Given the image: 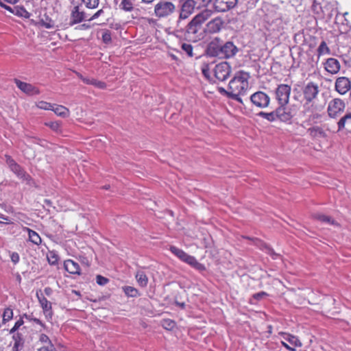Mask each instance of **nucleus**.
<instances>
[{
    "mask_svg": "<svg viewBox=\"0 0 351 351\" xmlns=\"http://www.w3.org/2000/svg\"><path fill=\"white\" fill-rule=\"evenodd\" d=\"M257 116H258L264 119H266L267 121H268L269 122H274L278 119L279 120V116H278L277 108L274 110H273L270 112L261 111L257 114Z\"/></svg>",
    "mask_w": 351,
    "mask_h": 351,
    "instance_id": "nucleus-25",
    "label": "nucleus"
},
{
    "mask_svg": "<svg viewBox=\"0 0 351 351\" xmlns=\"http://www.w3.org/2000/svg\"><path fill=\"white\" fill-rule=\"evenodd\" d=\"M170 252L174 254L176 256H177L179 259L182 258V256H184L185 252H184L182 249H180L174 245H171L169 247Z\"/></svg>",
    "mask_w": 351,
    "mask_h": 351,
    "instance_id": "nucleus-43",
    "label": "nucleus"
},
{
    "mask_svg": "<svg viewBox=\"0 0 351 351\" xmlns=\"http://www.w3.org/2000/svg\"><path fill=\"white\" fill-rule=\"evenodd\" d=\"M245 108L247 106L252 108H256L258 109L267 108L269 106L271 103V98L266 93L258 90L250 95L249 99L243 100Z\"/></svg>",
    "mask_w": 351,
    "mask_h": 351,
    "instance_id": "nucleus-3",
    "label": "nucleus"
},
{
    "mask_svg": "<svg viewBox=\"0 0 351 351\" xmlns=\"http://www.w3.org/2000/svg\"><path fill=\"white\" fill-rule=\"evenodd\" d=\"M1 6L2 8H4L5 10H8V11H10V12H12V13H13V14H14V9H12L11 7H10V6H8V5H6L5 4H4V3H1Z\"/></svg>",
    "mask_w": 351,
    "mask_h": 351,
    "instance_id": "nucleus-63",
    "label": "nucleus"
},
{
    "mask_svg": "<svg viewBox=\"0 0 351 351\" xmlns=\"http://www.w3.org/2000/svg\"><path fill=\"white\" fill-rule=\"evenodd\" d=\"M143 3L149 4L152 3L154 0H141Z\"/></svg>",
    "mask_w": 351,
    "mask_h": 351,
    "instance_id": "nucleus-64",
    "label": "nucleus"
},
{
    "mask_svg": "<svg viewBox=\"0 0 351 351\" xmlns=\"http://www.w3.org/2000/svg\"><path fill=\"white\" fill-rule=\"evenodd\" d=\"M239 49L232 41H223L219 37L214 38L208 45L206 54L210 57L231 59L236 56Z\"/></svg>",
    "mask_w": 351,
    "mask_h": 351,
    "instance_id": "nucleus-2",
    "label": "nucleus"
},
{
    "mask_svg": "<svg viewBox=\"0 0 351 351\" xmlns=\"http://www.w3.org/2000/svg\"><path fill=\"white\" fill-rule=\"evenodd\" d=\"M39 341L41 343H47L48 344H50L51 343V340L49 339V337L45 334H41L39 337Z\"/></svg>",
    "mask_w": 351,
    "mask_h": 351,
    "instance_id": "nucleus-56",
    "label": "nucleus"
},
{
    "mask_svg": "<svg viewBox=\"0 0 351 351\" xmlns=\"http://www.w3.org/2000/svg\"><path fill=\"white\" fill-rule=\"evenodd\" d=\"M260 248L261 250L265 251L267 254L270 255L274 259H276L277 257L279 256V254L276 253L274 249L271 246L267 245L266 243L261 242Z\"/></svg>",
    "mask_w": 351,
    "mask_h": 351,
    "instance_id": "nucleus-33",
    "label": "nucleus"
},
{
    "mask_svg": "<svg viewBox=\"0 0 351 351\" xmlns=\"http://www.w3.org/2000/svg\"><path fill=\"white\" fill-rule=\"evenodd\" d=\"M96 282L99 285L104 286L109 282V279L101 275H97Z\"/></svg>",
    "mask_w": 351,
    "mask_h": 351,
    "instance_id": "nucleus-51",
    "label": "nucleus"
},
{
    "mask_svg": "<svg viewBox=\"0 0 351 351\" xmlns=\"http://www.w3.org/2000/svg\"><path fill=\"white\" fill-rule=\"evenodd\" d=\"M3 319L2 324H5L6 322L10 321L13 318V311L10 308H5L3 313Z\"/></svg>",
    "mask_w": 351,
    "mask_h": 351,
    "instance_id": "nucleus-39",
    "label": "nucleus"
},
{
    "mask_svg": "<svg viewBox=\"0 0 351 351\" xmlns=\"http://www.w3.org/2000/svg\"><path fill=\"white\" fill-rule=\"evenodd\" d=\"M260 248L261 250L265 251L267 254L270 255L274 259H276L277 257L279 256V254L276 253L274 249L271 246L267 245L266 243L261 242Z\"/></svg>",
    "mask_w": 351,
    "mask_h": 351,
    "instance_id": "nucleus-34",
    "label": "nucleus"
},
{
    "mask_svg": "<svg viewBox=\"0 0 351 351\" xmlns=\"http://www.w3.org/2000/svg\"><path fill=\"white\" fill-rule=\"evenodd\" d=\"M280 335L282 337L281 341L282 345L290 351H295L296 347H301L302 346L300 340L295 335L286 332H282Z\"/></svg>",
    "mask_w": 351,
    "mask_h": 351,
    "instance_id": "nucleus-12",
    "label": "nucleus"
},
{
    "mask_svg": "<svg viewBox=\"0 0 351 351\" xmlns=\"http://www.w3.org/2000/svg\"><path fill=\"white\" fill-rule=\"evenodd\" d=\"M44 292L46 295L50 296L53 293V290L51 287H47L45 288Z\"/></svg>",
    "mask_w": 351,
    "mask_h": 351,
    "instance_id": "nucleus-62",
    "label": "nucleus"
},
{
    "mask_svg": "<svg viewBox=\"0 0 351 351\" xmlns=\"http://www.w3.org/2000/svg\"><path fill=\"white\" fill-rule=\"evenodd\" d=\"M338 131L342 130L346 128L351 130V112H347L343 117H342L337 123Z\"/></svg>",
    "mask_w": 351,
    "mask_h": 351,
    "instance_id": "nucleus-26",
    "label": "nucleus"
},
{
    "mask_svg": "<svg viewBox=\"0 0 351 351\" xmlns=\"http://www.w3.org/2000/svg\"><path fill=\"white\" fill-rule=\"evenodd\" d=\"M79 78L86 84L93 85V86L99 88V89H105L106 88V84L104 82L97 80V79L93 77H84L82 74L77 75Z\"/></svg>",
    "mask_w": 351,
    "mask_h": 351,
    "instance_id": "nucleus-22",
    "label": "nucleus"
},
{
    "mask_svg": "<svg viewBox=\"0 0 351 351\" xmlns=\"http://www.w3.org/2000/svg\"><path fill=\"white\" fill-rule=\"evenodd\" d=\"M12 339L14 341L13 350L14 351H20L24 346L25 339L23 335L20 331L12 333Z\"/></svg>",
    "mask_w": 351,
    "mask_h": 351,
    "instance_id": "nucleus-24",
    "label": "nucleus"
},
{
    "mask_svg": "<svg viewBox=\"0 0 351 351\" xmlns=\"http://www.w3.org/2000/svg\"><path fill=\"white\" fill-rule=\"evenodd\" d=\"M317 51L319 56L330 53V50L324 40L322 41Z\"/></svg>",
    "mask_w": 351,
    "mask_h": 351,
    "instance_id": "nucleus-37",
    "label": "nucleus"
},
{
    "mask_svg": "<svg viewBox=\"0 0 351 351\" xmlns=\"http://www.w3.org/2000/svg\"><path fill=\"white\" fill-rule=\"evenodd\" d=\"M23 317H25L29 321H32V322H34V323L39 324L44 329L46 328V325L40 319L36 318V317H33L32 315H27V314H24Z\"/></svg>",
    "mask_w": 351,
    "mask_h": 351,
    "instance_id": "nucleus-47",
    "label": "nucleus"
},
{
    "mask_svg": "<svg viewBox=\"0 0 351 351\" xmlns=\"http://www.w3.org/2000/svg\"><path fill=\"white\" fill-rule=\"evenodd\" d=\"M181 49L184 51L189 57H193V46L191 44L183 43L182 44Z\"/></svg>",
    "mask_w": 351,
    "mask_h": 351,
    "instance_id": "nucleus-48",
    "label": "nucleus"
},
{
    "mask_svg": "<svg viewBox=\"0 0 351 351\" xmlns=\"http://www.w3.org/2000/svg\"><path fill=\"white\" fill-rule=\"evenodd\" d=\"M36 297L43 310L44 313L46 315V317L51 319L53 315L51 303L49 302L45 297L43 296V293L39 294V293L37 292Z\"/></svg>",
    "mask_w": 351,
    "mask_h": 351,
    "instance_id": "nucleus-18",
    "label": "nucleus"
},
{
    "mask_svg": "<svg viewBox=\"0 0 351 351\" xmlns=\"http://www.w3.org/2000/svg\"><path fill=\"white\" fill-rule=\"evenodd\" d=\"M2 219L7 221L5 223H10V221L9 219V217L7 216H5L2 214H0V223H3L2 221Z\"/></svg>",
    "mask_w": 351,
    "mask_h": 351,
    "instance_id": "nucleus-60",
    "label": "nucleus"
},
{
    "mask_svg": "<svg viewBox=\"0 0 351 351\" xmlns=\"http://www.w3.org/2000/svg\"><path fill=\"white\" fill-rule=\"evenodd\" d=\"M213 72L217 80L223 82L230 77L232 68L228 62H221L215 65Z\"/></svg>",
    "mask_w": 351,
    "mask_h": 351,
    "instance_id": "nucleus-10",
    "label": "nucleus"
},
{
    "mask_svg": "<svg viewBox=\"0 0 351 351\" xmlns=\"http://www.w3.org/2000/svg\"><path fill=\"white\" fill-rule=\"evenodd\" d=\"M175 305L180 307L181 309H184L186 307V304L184 302H180L177 300H175Z\"/></svg>",
    "mask_w": 351,
    "mask_h": 351,
    "instance_id": "nucleus-61",
    "label": "nucleus"
},
{
    "mask_svg": "<svg viewBox=\"0 0 351 351\" xmlns=\"http://www.w3.org/2000/svg\"><path fill=\"white\" fill-rule=\"evenodd\" d=\"M47 260L51 265H56L58 263L59 257L54 252H50Z\"/></svg>",
    "mask_w": 351,
    "mask_h": 351,
    "instance_id": "nucleus-41",
    "label": "nucleus"
},
{
    "mask_svg": "<svg viewBox=\"0 0 351 351\" xmlns=\"http://www.w3.org/2000/svg\"><path fill=\"white\" fill-rule=\"evenodd\" d=\"M223 25V21L220 16L215 17L206 24L207 31L210 34L219 32Z\"/></svg>",
    "mask_w": 351,
    "mask_h": 351,
    "instance_id": "nucleus-19",
    "label": "nucleus"
},
{
    "mask_svg": "<svg viewBox=\"0 0 351 351\" xmlns=\"http://www.w3.org/2000/svg\"><path fill=\"white\" fill-rule=\"evenodd\" d=\"M201 71L204 75V77L208 80H210V68L209 65L207 63L202 64L201 66Z\"/></svg>",
    "mask_w": 351,
    "mask_h": 351,
    "instance_id": "nucleus-44",
    "label": "nucleus"
},
{
    "mask_svg": "<svg viewBox=\"0 0 351 351\" xmlns=\"http://www.w3.org/2000/svg\"><path fill=\"white\" fill-rule=\"evenodd\" d=\"M248 75L244 72H239L230 81L228 89L231 93L238 97L243 95L248 88Z\"/></svg>",
    "mask_w": 351,
    "mask_h": 351,
    "instance_id": "nucleus-4",
    "label": "nucleus"
},
{
    "mask_svg": "<svg viewBox=\"0 0 351 351\" xmlns=\"http://www.w3.org/2000/svg\"><path fill=\"white\" fill-rule=\"evenodd\" d=\"M346 108L345 101L340 98L332 99L328 105V116L331 118H336L339 114L343 112Z\"/></svg>",
    "mask_w": 351,
    "mask_h": 351,
    "instance_id": "nucleus-11",
    "label": "nucleus"
},
{
    "mask_svg": "<svg viewBox=\"0 0 351 351\" xmlns=\"http://www.w3.org/2000/svg\"><path fill=\"white\" fill-rule=\"evenodd\" d=\"M102 41L105 44H110L112 41L111 32L106 29L102 34Z\"/></svg>",
    "mask_w": 351,
    "mask_h": 351,
    "instance_id": "nucleus-50",
    "label": "nucleus"
},
{
    "mask_svg": "<svg viewBox=\"0 0 351 351\" xmlns=\"http://www.w3.org/2000/svg\"><path fill=\"white\" fill-rule=\"evenodd\" d=\"M45 125L50 128L53 131L56 132H61V122L60 121H49L46 122Z\"/></svg>",
    "mask_w": 351,
    "mask_h": 351,
    "instance_id": "nucleus-40",
    "label": "nucleus"
},
{
    "mask_svg": "<svg viewBox=\"0 0 351 351\" xmlns=\"http://www.w3.org/2000/svg\"><path fill=\"white\" fill-rule=\"evenodd\" d=\"M180 260L189 264L198 271H202L206 269V267L203 264L199 263L194 256H191L186 252L184 253V256H182Z\"/></svg>",
    "mask_w": 351,
    "mask_h": 351,
    "instance_id": "nucleus-20",
    "label": "nucleus"
},
{
    "mask_svg": "<svg viewBox=\"0 0 351 351\" xmlns=\"http://www.w3.org/2000/svg\"><path fill=\"white\" fill-rule=\"evenodd\" d=\"M38 351H57L52 343L48 344L47 346H43L38 350Z\"/></svg>",
    "mask_w": 351,
    "mask_h": 351,
    "instance_id": "nucleus-54",
    "label": "nucleus"
},
{
    "mask_svg": "<svg viewBox=\"0 0 351 351\" xmlns=\"http://www.w3.org/2000/svg\"><path fill=\"white\" fill-rule=\"evenodd\" d=\"M218 91L223 95L226 96L228 98H230L241 105H244L243 100L241 98V97H238L235 94L230 92V90L228 91L223 87H218Z\"/></svg>",
    "mask_w": 351,
    "mask_h": 351,
    "instance_id": "nucleus-27",
    "label": "nucleus"
},
{
    "mask_svg": "<svg viewBox=\"0 0 351 351\" xmlns=\"http://www.w3.org/2000/svg\"><path fill=\"white\" fill-rule=\"evenodd\" d=\"M135 278L138 285L141 287H147L148 283V278L144 271L141 270L138 271L135 275Z\"/></svg>",
    "mask_w": 351,
    "mask_h": 351,
    "instance_id": "nucleus-29",
    "label": "nucleus"
},
{
    "mask_svg": "<svg viewBox=\"0 0 351 351\" xmlns=\"http://www.w3.org/2000/svg\"><path fill=\"white\" fill-rule=\"evenodd\" d=\"M27 230L28 232L29 241L35 245H40L42 240L39 234L36 231L32 230L28 228H27Z\"/></svg>",
    "mask_w": 351,
    "mask_h": 351,
    "instance_id": "nucleus-31",
    "label": "nucleus"
},
{
    "mask_svg": "<svg viewBox=\"0 0 351 351\" xmlns=\"http://www.w3.org/2000/svg\"><path fill=\"white\" fill-rule=\"evenodd\" d=\"M300 109L297 104H280L277 108L279 120L282 122H290L295 117Z\"/></svg>",
    "mask_w": 351,
    "mask_h": 351,
    "instance_id": "nucleus-8",
    "label": "nucleus"
},
{
    "mask_svg": "<svg viewBox=\"0 0 351 351\" xmlns=\"http://www.w3.org/2000/svg\"><path fill=\"white\" fill-rule=\"evenodd\" d=\"M40 23L45 28L50 29L53 27L54 24L53 21L47 15L45 14L40 20Z\"/></svg>",
    "mask_w": 351,
    "mask_h": 351,
    "instance_id": "nucleus-38",
    "label": "nucleus"
},
{
    "mask_svg": "<svg viewBox=\"0 0 351 351\" xmlns=\"http://www.w3.org/2000/svg\"><path fill=\"white\" fill-rule=\"evenodd\" d=\"M14 82L16 86L23 93L29 95H34L40 94L39 89L32 85L31 84H28L24 82H22L18 79H14Z\"/></svg>",
    "mask_w": 351,
    "mask_h": 351,
    "instance_id": "nucleus-15",
    "label": "nucleus"
},
{
    "mask_svg": "<svg viewBox=\"0 0 351 351\" xmlns=\"http://www.w3.org/2000/svg\"><path fill=\"white\" fill-rule=\"evenodd\" d=\"M123 291L128 297L136 298L140 295L139 291L136 288L131 286L123 287Z\"/></svg>",
    "mask_w": 351,
    "mask_h": 351,
    "instance_id": "nucleus-32",
    "label": "nucleus"
},
{
    "mask_svg": "<svg viewBox=\"0 0 351 351\" xmlns=\"http://www.w3.org/2000/svg\"><path fill=\"white\" fill-rule=\"evenodd\" d=\"M238 0H214L213 8L217 12H225L235 7Z\"/></svg>",
    "mask_w": 351,
    "mask_h": 351,
    "instance_id": "nucleus-14",
    "label": "nucleus"
},
{
    "mask_svg": "<svg viewBox=\"0 0 351 351\" xmlns=\"http://www.w3.org/2000/svg\"><path fill=\"white\" fill-rule=\"evenodd\" d=\"M162 326L167 330H171L176 326V322L170 319H163L162 321Z\"/></svg>",
    "mask_w": 351,
    "mask_h": 351,
    "instance_id": "nucleus-46",
    "label": "nucleus"
},
{
    "mask_svg": "<svg viewBox=\"0 0 351 351\" xmlns=\"http://www.w3.org/2000/svg\"><path fill=\"white\" fill-rule=\"evenodd\" d=\"M334 88L341 95L349 93V97L351 99V80L345 76L337 77L335 79Z\"/></svg>",
    "mask_w": 351,
    "mask_h": 351,
    "instance_id": "nucleus-9",
    "label": "nucleus"
},
{
    "mask_svg": "<svg viewBox=\"0 0 351 351\" xmlns=\"http://www.w3.org/2000/svg\"><path fill=\"white\" fill-rule=\"evenodd\" d=\"M36 105L37 108H38L40 109L45 110H51L53 104H52L51 103H48L45 101H40L37 102Z\"/></svg>",
    "mask_w": 351,
    "mask_h": 351,
    "instance_id": "nucleus-42",
    "label": "nucleus"
},
{
    "mask_svg": "<svg viewBox=\"0 0 351 351\" xmlns=\"http://www.w3.org/2000/svg\"><path fill=\"white\" fill-rule=\"evenodd\" d=\"M291 88L289 85L281 84L276 89V99L278 105L288 104Z\"/></svg>",
    "mask_w": 351,
    "mask_h": 351,
    "instance_id": "nucleus-13",
    "label": "nucleus"
},
{
    "mask_svg": "<svg viewBox=\"0 0 351 351\" xmlns=\"http://www.w3.org/2000/svg\"><path fill=\"white\" fill-rule=\"evenodd\" d=\"M307 132L313 138H326L327 134L323 128L320 126H313L307 130Z\"/></svg>",
    "mask_w": 351,
    "mask_h": 351,
    "instance_id": "nucleus-23",
    "label": "nucleus"
},
{
    "mask_svg": "<svg viewBox=\"0 0 351 351\" xmlns=\"http://www.w3.org/2000/svg\"><path fill=\"white\" fill-rule=\"evenodd\" d=\"M51 110L53 111L58 116L62 117H66L69 114V109L62 105L53 104Z\"/></svg>",
    "mask_w": 351,
    "mask_h": 351,
    "instance_id": "nucleus-28",
    "label": "nucleus"
},
{
    "mask_svg": "<svg viewBox=\"0 0 351 351\" xmlns=\"http://www.w3.org/2000/svg\"><path fill=\"white\" fill-rule=\"evenodd\" d=\"M86 7L89 9H94L99 5V0H82Z\"/></svg>",
    "mask_w": 351,
    "mask_h": 351,
    "instance_id": "nucleus-45",
    "label": "nucleus"
},
{
    "mask_svg": "<svg viewBox=\"0 0 351 351\" xmlns=\"http://www.w3.org/2000/svg\"><path fill=\"white\" fill-rule=\"evenodd\" d=\"M90 28V25L88 24H86V23L82 24V25H79L77 27H76V29H80V30L88 29Z\"/></svg>",
    "mask_w": 351,
    "mask_h": 351,
    "instance_id": "nucleus-59",
    "label": "nucleus"
},
{
    "mask_svg": "<svg viewBox=\"0 0 351 351\" xmlns=\"http://www.w3.org/2000/svg\"><path fill=\"white\" fill-rule=\"evenodd\" d=\"M195 9H197V1L195 0H179V16L175 28L177 36H184L189 40H196L202 25L213 14V10L204 9L196 14L186 25H184L183 21L188 19Z\"/></svg>",
    "mask_w": 351,
    "mask_h": 351,
    "instance_id": "nucleus-1",
    "label": "nucleus"
},
{
    "mask_svg": "<svg viewBox=\"0 0 351 351\" xmlns=\"http://www.w3.org/2000/svg\"><path fill=\"white\" fill-rule=\"evenodd\" d=\"M324 64L325 70L332 75L337 74L341 69L339 61L334 58H328Z\"/></svg>",
    "mask_w": 351,
    "mask_h": 351,
    "instance_id": "nucleus-16",
    "label": "nucleus"
},
{
    "mask_svg": "<svg viewBox=\"0 0 351 351\" xmlns=\"http://www.w3.org/2000/svg\"><path fill=\"white\" fill-rule=\"evenodd\" d=\"M302 92L304 99L303 104L304 112H308L311 111L314 100L318 96L319 88L316 83L310 82L304 86Z\"/></svg>",
    "mask_w": 351,
    "mask_h": 351,
    "instance_id": "nucleus-5",
    "label": "nucleus"
},
{
    "mask_svg": "<svg viewBox=\"0 0 351 351\" xmlns=\"http://www.w3.org/2000/svg\"><path fill=\"white\" fill-rule=\"evenodd\" d=\"M103 14H104V10L102 9H100L98 11H97L90 19H88V21H91L94 19H96Z\"/></svg>",
    "mask_w": 351,
    "mask_h": 351,
    "instance_id": "nucleus-58",
    "label": "nucleus"
},
{
    "mask_svg": "<svg viewBox=\"0 0 351 351\" xmlns=\"http://www.w3.org/2000/svg\"><path fill=\"white\" fill-rule=\"evenodd\" d=\"M268 294L265 291H260L253 294L252 298L256 300H261L263 297L267 296Z\"/></svg>",
    "mask_w": 351,
    "mask_h": 351,
    "instance_id": "nucleus-53",
    "label": "nucleus"
},
{
    "mask_svg": "<svg viewBox=\"0 0 351 351\" xmlns=\"http://www.w3.org/2000/svg\"><path fill=\"white\" fill-rule=\"evenodd\" d=\"M64 267L66 271L71 274H81V269L79 264L71 260L68 259L64 262Z\"/></svg>",
    "mask_w": 351,
    "mask_h": 351,
    "instance_id": "nucleus-21",
    "label": "nucleus"
},
{
    "mask_svg": "<svg viewBox=\"0 0 351 351\" xmlns=\"http://www.w3.org/2000/svg\"><path fill=\"white\" fill-rule=\"evenodd\" d=\"M11 261L14 263L16 264L19 263L20 260L19 255L17 252H12L10 255Z\"/></svg>",
    "mask_w": 351,
    "mask_h": 351,
    "instance_id": "nucleus-57",
    "label": "nucleus"
},
{
    "mask_svg": "<svg viewBox=\"0 0 351 351\" xmlns=\"http://www.w3.org/2000/svg\"><path fill=\"white\" fill-rule=\"evenodd\" d=\"M14 14L16 16L23 17L25 19H29L31 14L28 12L23 7L16 6L14 7Z\"/></svg>",
    "mask_w": 351,
    "mask_h": 351,
    "instance_id": "nucleus-36",
    "label": "nucleus"
},
{
    "mask_svg": "<svg viewBox=\"0 0 351 351\" xmlns=\"http://www.w3.org/2000/svg\"><path fill=\"white\" fill-rule=\"evenodd\" d=\"M247 1L246 6L247 9H253L259 0H245Z\"/></svg>",
    "mask_w": 351,
    "mask_h": 351,
    "instance_id": "nucleus-55",
    "label": "nucleus"
},
{
    "mask_svg": "<svg viewBox=\"0 0 351 351\" xmlns=\"http://www.w3.org/2000/svg\"><path fill=\"white\" fill-rule=\"evenodd\" d=\"M313 217L315 219L325 223H328L330 225H338V223L332 217L324 214L317 213L314 215Z\"/></svg>",
    "mask_w": 351,
    "mask_h": 351,
    "instance_id": "nucleus-30",
    "label": "nucleus"
},
{
    "mask_svg": "<svg viewBox=\"0 0 351 351\" xmlns=\"http://www.w3.org/2000/svg\"><path fill=\"white\" fill-rule=\"evenodd\" d=\"M134 0H122L119 8L125 12H132L134 10Z\"/></svg>",
    "mask_w": 351,
    "mask_h": 351,
    "instance_id": "nucleus-35",
    "label": "nucleus"
},
{
    "mask_svg": "<svg viewBox=\"0 0 351 351\" xmlns=\"http://www.w3.org/2000/svg\"><path fill=\"white\" fill-rule=\"evenodd\" d=\"M176 11V5L171 0H160L154 8V14L158 19H167Z\"/></svg>",
    "mask_w": 351,
    "mask_h": 351,
    "instance_id": "nucleus-6",
    "label": "nucleus"
},
{
    "mask_svg": "<svg viewBox=\"0 0 351 351\" xmlns=\"http://www.w3.org/2000/svg\"><path fill=\"white\" fill-rule=\"evenodd\" d=\"M23 315L17 320L14 326L10 330V333H14L15 332L18 331L19 330V328L24 324V322L23 320Z\"/></svg>",
    "mask_w": 351,
    "mask_h": 351,
    "instance_id": "nucleus-49",
    "label": "nucleus"
},
{
    "mask_svg": "<svg viewBox=\"0 0 351 351\" xmlns=\"http://www.w3.org/2000/svg\"><path fill=\"white\" fill-rule=\"evenodd\" d=\"M5 162L8 165L11 171H12L18 178L25 181L27 184L33 185L34 181L32 176L28 174L25 169L19 165L10 156L5 155Z\"/></svg>",
    "mask_w": 351,
    "mask_h": 351,
    "instance_id": "nucleus-7",
    "label": "nucleus"
},
{
    "mask_svg": "<svg viewBox=\"0 0 351 351\" xmlns=\"http://www.w3.org/2000/svg\"><path fill=\"white\" fill-rule=\"evenodd\" d=\"M86 14L84 11H80L79 5L73 8L71 13V20L69 25L71 26L81 23L83 21H86Z\"/></svg>",
    "mask_w": 351,
    "mask_h": 351,
    "instance_id": "nucleus-17",
    "label": "nucleus"
},
{
    "mask_svg": "<svg viewBox=\"0 0 351 351\" xmlns=\"http://www.w3.org/2000/svg\"><path fill=\"white\" fill-rule=\"evenodd\" d=\"M197 1V10L201 9L202 8H205L210 3L212 2L213 0H195Z\"/></svg>",
    "mask_w": 351,
    "mask_h": 351,
    "instance_id": "nucleus-52",
    "label": "nucleus"
}]
</instances>
